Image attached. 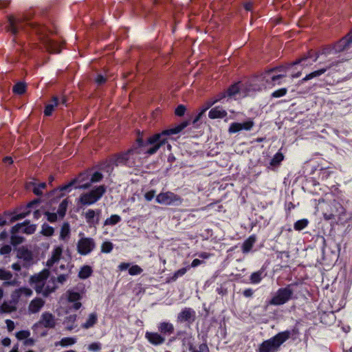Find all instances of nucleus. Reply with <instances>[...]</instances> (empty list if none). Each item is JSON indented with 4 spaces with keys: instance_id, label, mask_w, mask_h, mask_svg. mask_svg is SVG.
<instances>
[{
    "instance_id": "1",
    "label": "nucleus",
    "mask_w": 352,
    "mask_h": 352,
    "mask_svg": "<svg viewBox=\"0 0 352 352\" xmlns=\"http://www.w3.org/2000/svg\"><path fill=\"white\" fill-rule=\"evenodd\" d=\"M352 43V32L340 39L333 45H327L315 52L310 50L307 55L292 63L289 66L302 64V66H308L319 60V65L321 67L302 79V82L309 80L324 74L329 70H336L338 64L341 62L334 60L331 56L349 49Z\"/></svg>"
},
{
    "instance_id": "2",
    "label": "nucleus",
    "mask_w": 352,
    "mask_h": 352,
    "mask_svg": "<svg viewBox=\"0 0 352 352\" xmlns=\"http://www.w3.org/2000/svg\"><path fill=\"white\" fill-rule=\"evenodd\" d=\"M186 126V124L182 123L175 128L164 130L161 133H155L149 137L146 142H143V145L145 146L148 157L155 154L163 144H166L169 135L179 133Z\"/></svg>"
},
{
    "instance_id": "3",
    "label": "nucleus",
    "mask_w": 352,
    "mask_h": 352,
    "mask_svg": "<svg viewBox=\"0 0 352 352\" xmlns=\"http://www.w3.org/2000/svg\"><path fill=\"white\" fill-rule=\"evenodd\" d=\"M298 334V329L296 328L279 332L274 337L263 342L259 346L258 352H276L285 342L289 338L295 340Z\"/></svg>"
},
{
    "instance_id": "4",
    "label": "nucleus",
    "mask_w": 352,
    "mask_h": 352,
    "mask_svg": "<svg viewBox=\"0 0 352 352\" xmlns=\"http://www.w3.org/2000/svg\"><path fill=\"white\" fill-rule=\"evenodd\" d=\"M141 161L140 156L137 155L133 151V148H131L126 152L113 155L110 160V163L115 166L126 165L129 167H133L136 166L137 164L141 163Z\"/></svg>"
},
{
    "instance_id": "5",
    "label": "nucleus",
    "mask_w": 352,
    "mask_h": 352,
    "mask_svg": "<svg viewBox=\"0 0 352 352\" xmlns=\"http://www.w3.org/2000/svg\"><path fill=\"white\" fill-rule=\"evenodd\" d=\"M293 284L279 288L269 302V304L274 306L283 305L290 300L294 298Z\"/></svg>"
},
{
    "instance_id": "6",
    "label": "nucleus",
    "mask_w": 352,
    "mask_h": 352,
    "mask_svg": "<svg viewBox=\"0 0 352 352\" xmlns=\"http://www.w3.org/2000/svg\"><path fill=\"white\" fill-rule=\"evenodd\" d=\"M106 187L101 185L91 190L82 193L79 197V202L84 206H89L97 202L105 193Z\"/></svg>"
},
{
    "instance_id": "7",
    "label": "nucleus",
    "mask_w": 352,
    "mask_h": 352,
    "mask_svg": "<svg viewBox=\"0 0 352 352\" xmlns=\"http://www.w3.org/2000/svg\"><path fill=\"white\" fill-rule=\"evenodd\" d=\"M155 201L160 204L166 206H179L182 203V198L170 191L160 192L156 196Z\"/></svg>"
},
{
    "instance_id": "8",
    "label": "nucleus",
    "mask_w": 352,
    "mask_h": 352,
    "mask_svg": "<svg viewBox=\"0 0 352 352\" xmlns=\"http://www.w3.org/2000/svg\"><path fill=\"white\" fill-rule=\"evenodd\" d=\"M96 248V243L92 238L82 237L78 241L77 250L80 255L90 254Z\"/></svg>"
},
{
    "instance_id": "9",
    "label": "nucleus",
    "mask_w": 352,
    "mask_h": 352,
    "mask_svg": "<svg viewBox=\"0 0 352 352\" xmlns=\"http://www.w3.org/2000/svg\"><path fill=\"white\" fill-rule=\"evenodd\" d=\"M49 275V270L45 269L40 273L35 274L34 276H32L31 277V283L37 293L40 294L41 291L43 290V285L48 278Z\"/></svg>"
},
{
    "instance_id": "10",
    "label": "nucleus",
    "mask_w": 352,
    "mask_h": 352,
    "mask_svg": "<svg viewBox=\"0 0 352 352\" xmlns=\"http://www.w3.org/2000/svg\"><path fill=\"white\" fill-rule=\"evenodd\" d=\"M254 125V122L252 119H249L243 123L232 122L230 125L228 132L230 133H235L242 130L250 131Z\"/></svg>"
},
{
    "instance_id": "11",
    "label": "nucleus",
    "mask_w": 352,
    "mask_h": 352,
    "mask_svg": "<svg viewBox=\"0 0 352 352\" xmlns=\"http://www.w3.org/2000/svg\"><path fill=\"white\" fill-rule=\"evenodd\" d=\"M0 280L4 281V286H15L18 283L16 277L4 267H0Z\"/></svg>"
},
{
    "instance_id": "12",
    "label": "nucleus",
    "mask_w": 352,
    "mask_h": 352,
    "mask_svg": "<svg viewBox=\"0 0 352 352\" xmlns=\"http://www.w3.org/2000/svg\"><path fill=\"white\" fill-rule=\"evenodd\" d=\"M32 295V291L28 287H20L13 291L10 296V301L17 306L19 299L22 296L30 297Z\"/></svg>"
},
{
    "instance_id": "13",
    "label": "nucleus",
    "mask_w": 352,
    "mask_h": 352,
    "mask_svg": "<svg viewBox=\"0 0 352 352\" xmlns=\"http://www.w3.org/2000/svg\"><path fill=\"white\" fill-rule=\"evenodd\" d=\"M36 226L34 224H30L28 221L22 223H17L12 228V232H22L27 234H32L36 231Z\"/></svg>"
},
{
    "instance_id": "14",
    "label": "nucleus",
    "mask_w": 352,
    "mask_h": 352,
    "mask_svg": "<svg viewBox=\"0 0 352 352\" xmlns=\"http://www.w3.org/2000/svg\"><path fill=\"white\" fill-rule=\"evenodd\" d=\"M67 301L73 303L72 308L74 310L79 309L82 304L80 300L82 299V294L74 290H68L66 293Z\"/></svg>"
},
{
    "instance_id": "15",
    "label": "nucleus",
    "mask_w": 352,
    "mask_h": 352,
    "mask_svg": "<svg viewBox=\"0 0 352 352\" xmlns=\"http://www.w3.org/2000/svg\"><path fill=\"white\" fill-rule=\"evenodd\" d=\"M63 251V248L61 245L55 246L46 261V266L52 267L54 264L58 263L62 258Z\"/></svg>"
},
{
    "instance_id": "16",
    "label": "nucleus",
    "mask_w": 352,
    "mask_h": 352,
    "mask_svg": "<svg viewBox=\"0 0 352 352\" xmlns=\"http://www.w3.org/2000/svg\"><path fill=\"white\" fill-rule=\"evenodd\" d=\"M345 214L344 208L338 202L333 201L332 204L331 212L324 213L323 217L325 220L334 219L336 216H341Z\"/></svg>"
},
{
    "instance_id": "17",
    "label": "nucleus",
    "mask_w": 352,
    "mask_h": 352,
    "mask_svg": "<svg viewBox=\"0 0 352 352\" xmlns=\"http://www.w3.org/2000/svg\"><path fill=\"white\" fill-rule=\"evenodd\" d=\"M195 319V311L189 307H186L177 316V321L180 322L192 323Z\"/></svg>"
},
{
    "instance_id": "18",
    "label": "nucleus",
    "mask_w": 352,
    "mask_h": 352,
    "mask_svg": "<svg viewBox=\"0 0 352 352\" xmlns=\"http://www.w3.org/2000/svg\"><path fill=\"white\" fill-rule=\"evenodd\" d=\"M38 324L45 328H54L56 325L55 316L50 312H44L41 316Z\"/></svg>"
},
{
    "instance_id": "19",
    "label": "nucleus",
    "mask_w": 352,
    "mask_h": 352,
    "mask_svg": "<svg viewBox=\"0 0 352 352\" xmlns=\"http://www.w3.org/2000/svg\"><path fill=\"white\" fill-rule=\"evenodd\" d=\"M145 338L153 345L158 346L164 343L165 337L157 332L146 331L145 333Z\"/></svg>"
},
{
    "instance_id": "20",
    "label": "nucleus",
    "mask_w": 352,
    "mask_h": 352,
    "mask_svg": "<svg viewBox=\"0 0 352 352\" xmlns=\"http://www.w3.org/2000/svg\"><path fill=\"white\" fill-rule=\"evenodd\" d=\"M41 39L45 49L49 52L54 54H58L60 52L61 49L59 43L45 36H43Z\"/></svg>"
},
{
    "instance_id": "21",
    "label": "nucleus",
    "mask_w": 352,
    "mask_h": 352,
    "mask_svg": "<svg viewBox=\"0 0 352 352\" xmlns=\"http://www.w3.org/2000/svg\"><path fill=\"white\" fill-rule=\"evenodd\" d=\"M8 30L13 34H17L19 30L23 29V23L21 19H16L14 16H10L8 19Z\"/></svg>"
},
{
    "instance_id": "22",
    "label": "nucleus",
    "mask_w": 352,
    "mask_h": 352,
    "mask_svg": "<svg viewBox=\"0 0 352 352\" xmlns=\"http://www.w3.org/2000/svg\"><path fill=\"white\" fill-rule=\"evenodd\" d=\"M157 329L160 333L164 337L165 336L171 335L175 330L173 324L169 322H160L157 325Z\"/></svg>"
},
{
    "instance_id": "23",
    "label": "nucleus",
    "mask_w": 352,
    "mask_h": 352,
    "mask_svg": "<svg viewBox=\"0 0 352 352\" xmlns=\"http://www.w3.org/2000/svg\"><path fill=\"white\" fill-rule=\"evenodd\" d=\"M45 304V301L40 298H36L33 299L29 306H28V311L30 314H36L38 313L41 308L43 307Z\"/></svg>"
},
{
    "instance_id": "24",
    "label": "nucleus",
    "mask_w": 352,
    "mask_h": 352,
    "mask_svg": "<svg viewBox=\"0 0 352 352\" xmlns=\"http://www.w3.org/2000/svg\"><path fill=\"white\" fill-rule=\"evenodd\" d=\"M56 289V280L54 278H52L48 281H45L43 285V290L41 291L40 294H42L44 296H47L51 293L54 292Z\"/></svg>"
},
{
    "instance_id": "25",
    "label": "nucleus",
    "mask_w": 352,
    "mask_h": 352,
    "mask_svg": "<svg viewBox=\"0 0 352 352\" xmlns=\"http://www.w3.org/2000/svg\"><path fill=\"white\" fill-rule=\"evenodd\" d=\"M16 309L17 306L10 300L0 303V314H10L15 311Z\"/></svg>"
},
{
    "instance_id": "26",
    "label": "nucleus",
    "mask_w": 352,
    "mask_h": 352,
    "mask_svg": "<svg viewBox=\"0 0 352 352\" xmlns=\"http://www.w3.org/2000/svg\"><path fill=\"white\" fill-rule=\"evenodd\" d=\"M133 151L136 153L137 155L140 156V158L144 159L148 157L147 153H146L145 146L143 145V141L141 138H138L137 140L136 144L133 146Z\"/></svg>"
},
{
    "instance_id": "27",
    "label": "nucleus",
    "mask_w": 352,
    "mask_h": 352,
    "mask_svg": "<svg viewBox=\"0 0 352 352\" xmlns=\"http://www.w3.org/2000/svg\"><path fill=\"white\" fill-rule=\"evenodd\" d=\"M85 219L86 222L90 226H95L96 225L99 223V218L98 217H96V214L95 210L92 209H89L85 214Z\"/></svg>"
},
{
    "instance_id": "28",
    "label": "nucleus",
    "mask_w": 352,
    "mask_h": 352,
    "mask_svg": "<svg viewBox=\"0 0 352 352\" xmlns=\"http://www.w3.org/2000/svg\"><path fill=\"white\" fill-rule=\"evenodd\" d=\"M226 116L227 112L219 107L212 108L208 113V116L211 119L223 118Z\"/></svg>"
},
{
    "instance_id": "29",
    "label": "nucleus",
    "mask_w": 352,
    "mask_h": 352,
    "mask_svg": "<svg viewBox=\"0 0 352 352\" xmlns=\"http://www.w3.org/2000/svg\"><path fill=\"white\" fill-rule=\"evenodd\" d=\"M240 87H241L240 82L235 83V84L232 85L218 99L221 100V98H225L226 96H229V97H235L236 95L239 92Z\"/></svg>"
},
{
    "instance_id": "30",
    "label": "nucleus",
    "mask_w": 352,
    "mask_h": 352,
    "mask_svg": "<svg viewBox=\"0 0 352 352\" xmlns=\"http://www.w3.org/2000/svg\"><path fill=\"white\" fill-rule=\"evenodd\" d=\"M183 337L182 339V345L185 347H188L190 351L194 349V338L190 333H182Z\"/></svg>"
},
{
    "instance_id": "31",
    "label": "nucleus",
    "mask_w": 352,
    "mask_h": 352,
    "mask_svg": "<svg viewBox=\"0 0 352 352\" xmlns=\"http://www.w3.org/2000/svg\"><path fill=\"white\" fill-rule=\"evenodd\" d=\"M256 236L254 235L250 236L242 245L243 253H248L252 248L256 242Z\"/></svg>"
},
{
    "instance_id": "32",
    "label": "nucleus",
    "mask_w": 352,
    "mask_h": 352,
    "mask_svg": "<svg viewBox=\"0 0 352 352\" xmlns=\"http://www.w3.org/2000/svg\"><path fill=\"white\" fill-rule=\"evenodd\" d=\"M60 104L59 99L54 96L52 98L50 103L47 104L45 106V109L44 110V114L46 116H50L52 115L54 109L55 107H57Z\"/></svg>"
},
{
    "instance_id": "33",
    "label": "nucleus",
    "mask_w": 352,
    "mask_h": 352,
    "mask_svg": "<svg viewBox=\"0 0 352 352\" xmlns=\"http://www.w3.org/2000/svg\"><path fill=\"white\" fill-rule=\"evenodd\" d=\"M98 321V315L96 313H91L89 315L87 320L83 324H82L81 327L83 329H88L92 327L95 324H96Z\"/></svg>"
},
{
    "instance_id": "34",
    "label": "nucleus",
    "mask_w": 352,
    "mask_h": 352,
    "mask_svg": "<svg viewBox=\"0 0 352 352\" xmlns=\"http://www.w3.org/2000/svg\"><path fill=\"white\" fill-rule=\"evenodd\" d=\"M32 186L33 192L36 195H41L43 194V190L45 188L46 184L45 182L36 184L35 183L30 182L28 184L27 188H30Z\"/></svg>"
},
{
    "instance_id": "35",
    "label": "nucleus",
    "mask_w": 352,
    "mask_h": 352,
    "mask_svg": "<svg viewBox=\"0 0 352 352\" xmlns=\"http://www.w3.org/2000/svg\"><path fill=\"white\" fill-rule=\"evenodd\" d=\"M70 235V226L67 222H65L60 229V239L65 241L69 239Z\"/></svg>"
},
{
    "instance_id": "36",
    "label": "nucleus",
    "mask_w": 352,
    "mask_h": 352,
    "mask_svg": "<svg viewBox=\"0 0 352 352\" xmlns=\"http://www.w3.org/2000/svg\"><path fill=\"white\" fill-rule=\"evenodd\" d=\"M92 272L93 270L90 266L84 265L80 268V270L78 273V276L81 279H86L91 275Z\"/></svg>"
},
{
    "instance_id": "37",
    "label": "nucleus",
    "mask_w": 352,
    "mask_h": 352,
    "mask_svg": "<svg viewBox=\"0 0 352 352\" xmlns=\"http://www.w3.org/2000/svg\"><path fill=\"white\" fill-rule=\"evenodd\" d=\"M263 277V271L258 270L257 272H253L250 277V283L252 284H258L259 283Z\"/></svg>"
},
{
    "instance_id": "38",
    "label": "nucleus",
    "mask_w": 352,
    "mask_h": 352,
    "mask_svg": "<svg viewBox=\"0 0 352 352\" xmlns=\"http://www.w3.org/2000/svg\"><path fill=\"white\" fill-rule=\"evenodd\" d=\"M77 340L76 338L72 337H65L62 338L58 343L56 344V346L58 344L60 345L61 346L65 347L68 346H72L76 342Z\"/></svg>"
},
{
    "instance_id": "39",
    "label": "nucleus",
    "mask_w": 352,
    "mask_h": 352,
    "mask_svg": "<svg viewBox=\"0 0 352 352\" xmlns=\"http://www.w3.org/2000/svg\"><path fill=\"white\" fill-rule=\"evenodd\" d=\"M68 200L67 199L62 201V202L59 204L57 214L60 218H63L65 215L67 208L68 206Z\"/></svg>"
},
{
    "instance_id": "40",
    "label": "nucleus",
    "mask_w": 352,
    "mask_h": 352,
    "mask_svg": "<svg viewBox=\"0 0 352 352\" xmlns=\"http://www.w3.org/2000/svg\"><path fill=\"white\" fill-rule=\"evenodd\" d=\"M121 221V217L118 214H112L109 218H107L104 223V226H115Z\"/></svg>"
},
{
    "instance_id": "41",
    "label": "nucleus",
    "mask_w": 352,
    "mask_h": 352,
    "mask_svg": "<svg viewBox=\"0 0 352 352\" xmlns=\"http://www.w3.org/2000/svg\"><path fill=\"white\" fill-rule=\"evenodd\" d=\"M284 160V155L280 152L276 153L270 162V166H279L280 162Z\"/></svg>"
},
{
    "instance_id": "42",
    "label": "nucleus",
    "mask_w": 352,
    "mask_h": 352,
    "mask_svg": "<svg viewBox=\"0 0 352 352\" xmlns=\"http://www.w3.org/2000/svg\"><path fill=\"white\" fill-rule=\"evenodd\" d=\"M54 228L47 223H44L42 226L41 234L46 236H51L54 234Z\"/></svg>"
},
{
    "instance_id": "43",
    "label": "nucleus",
    "mask_w": 352,
    "mask_h": 352,
    "mask_svg": "<svg viewBox=\"0 0 352 352\" xmlns=\"http://www.w3.org/2000/svg\"><path fill=\"white\" fill-rule=\"evenodd\" d=\"M308 220L306 219H302L300 220H298L294 225V230L297 231H300L305 228L308 225Z\"/></svg>"
},
{
    "instance_id": "44",
    "label": "nucleus",
    "mask_w": 352,
    "mask_h": 352,
    "mask_svg": "<svg viewBox=\"0 0 352 352\" xmlns=\"http://www.w3.org/2000/svg\"><path fill=\"white\" fill-rule=\"evenodd\" d=\"M189 268H190V267H182V268L177 270L176 272H175L173 276L170 278L169 281H173V282L175 281L179 277L184 276L188 270H189Z\"/></svg>"
},
{
    "instance_id": "45",
    "label": "nucleus",
    "mask_w": 352,
    "mask_h": 352,
    "mask_svg": "<svg viewBox=\"0 0 352 352\" xmlns=\"http://www.w3.org/2000/svg\"><path fill=\"white\" fill-rule=\"evenodd\" d=\"M26 85L23 82H18L13 87V92L21 95L25 92Z\"/></svg>"
},
{
    "instance_id": "46",
    "label": "nucleus",
    "mask_w": 352,
    "mask_h": 352,
    "mask_svg": "<svg viewBox=\"0 0 352 352\" xmlns=\"http://www.w3.org/2000/svg\"><path fill=\"white\" fill-rule=\"evenodd\" d=\"M76 314L69 315V316L65 318L64 322H65V324H67V328L69 330H72L74 328L73 324H74V322L76 321Z\"/></svg>"
},
{
    "instance_id": "47",
    "label": "nucleus",
    "mask_w": 352,
    "mask_h": 352,
    "mask_svg": "<svg viewBox=\"0 0 352 352\" xmlns=\"http://www.w3.org/2000/svg\"><path fill=\"white\" fill-rule=\"evenodd\" d=\"M18 232H12L11 230V243L14 245H19L23 241V238L22 236H18L16 234Z\"/></svg>"
},
{
    "instance_id": "48",
    "label": "nucleus",
    "mask_w": 352,
    "mask_h": 352,
    "mask_svg": "<svg viewBox=\"0 0 352 352\" xmlns=\"http://www.w3.org/2000/svg\"><path fill=\"white\" fill-rule=\"evenodd\" d=\"M143 272V270L138 265H133L129 269V274L131 276L139 275Z\"/></svg>"
},
{
    "instance_id": "49",
    "label": "nucleus",
    "mask_w": 352,
    "mask_h": 352,
    "mask_svg": "<svg viewBox=\"0 0 352 352\" xmlns=\"http://www.w3.org/2000/svg\"><path fill=\"white\" fill-rule=\"evenodd\" d=\"M113 248V243L110 241H105L101 245V252L103 253H109Z\"/></svg>"
},
{
    "instance_id": "50",
    "label": "nucleus",
    "mask_w": 352,
    "mask_h": 352,
    "mask_svg": "<svg viewBox=\"0 0 352 352\" xmlns=\"http://www.w3.org/2000/svg\"><path fill=\"white\" fill-rule=\"evenodd\" d=\"M219 100H220V99H216L214 100L208 102L206 106L197 115L195 122L199 120L201 118V116L206 112V111L208 110L212 105H213L215 102H217Z\"/></svg>"
},
{
    "instance_id": "51",
    "label": "nucleus",
    "mask_w": 352,
    "mask_h": 352,
    "mask_svg": "<svg viewBox=\"0 0 352 352\" xmlns=\"http://www.w3.org/2000/svg\"><path fill=\"white\" fill-rule=\"evenodd\" d=\"M30 336V332L28 330H21L16 333V338L19 340H26Z\"/></svg>"
},
{
    "instance_id": "52",
    "label": "nucleus",
    "mask_w": 352,
    "mask_h": 352,
    "mask_svg": "<svg viewBox=\"0 0 352 352\" xmlns=\"http://www.w3.org/2000/svg\"><path fill=\"white\" fill-rule=\"evenodd\" d=\"M87 349L90 351L98 352L102 349V344L99 342H94L89 344Z\"/></svg>"
},
{
    "instance_id": "53",
    "label": "nucleus",
    "mask_w": 352,
    "mask_h": 352,
    "mask_svg": "<svg viewBox=\"0 0 352 352\" xmlns=\"http://www.w3.org/2000/svg\"><path fill=\"white\" fill-rule=\"evenodd\" d=\"M19 254H20L19 258H23L25 261H30L32 258V254L28 250L19 252Z\"/></svg>"
},
{
    "instance_id": "54",
    "label": "nucleus",
    "mask_w": 352,
    "mask_h": 352,
    "mask_svg": "<svg viewBox=\"0 0 352 352\" xmlns=\"http://www.w3.org/2000/svg\"><path fill=\"white\" fill-rule=\"evenodd\" d=\"M287 92V89L286 88H281L280 89H278L275 91H274L272 94V97L273 98H280L282 96H284Z\"/></svg>"
},
{
    "instance_id": "55",
    "label": "nucleus",
    "mask_w": 352,
    "mask_h": 352,
    "mask_svg": "<svg viewBox=\"0 0 352 352\" xmlns=\"http://www.w3.org/2000/svg\"><path fill=\"white\" fill-rule=\"evenodd\" d=\"M45 214L47 217V221H49L50 222L54 223L57 221L58 215L57 213L46 212Z\"/></svg>"
},
{
    "instance_id": "56",
    "label": "nucleus",
    "mask_w": 352,
    "mask_h": 352,
    "mask_svg": "<svg viewBox=\"0 0 352 352\" xmlns=\"http://www.w3.org/2000/svg\"><path fill=\"white\" fill-rule=\"evenodd\" d=\"M12 250V248L10 245H3L0 248V254L3 256H8Z\"/></svg>"
},
{
    "instance_id": "57",
    "label": "nucleus",
    "mask_w": 352,
    "mask_h": 352,
    "mask_svg": "<svg viewBox=\"0 0 352 352\" xmlns=\"http://www.w3.org/2000/svg\"><path fill=\"white\" fill-rule=\"evenodd\" d=\"M77 179H74L69 182L67 184L63 185L60 187V191H70L72 187L76 183Z\"/></svg>"
},
{
    "instance_id": "58",
    "label": "nucleus",
    "mask_w": 352,
    "mask_h": 352,
    "mask_svg": "<svg viewBox=\"0 0 352 352\" xmlns=\"http://www.w3.org/2000/svg\"><path fill=\"white\" fill-rule=\"evenodd\" d=\"M30 212V211H28L26 212H21L19 214H14L11 217L10 221L12 222H14V221L22 219L25 218L27 215H28Z\"/></svg>"
},
{
    "instance_id": "59",
    "label": "nucleus",
    "mask_w": 352,
    "mask_h": 352,
    "mask_svg": "<svg viewBox=\"0 0 352 352\" xmlns=\"http://www.w3.org/2000/svg\"><path fill=\"white\" fill-rule=\"evenodd\" d=\"M102 179V175L100 172H95L91 177V182H98Z\"/></svg>"
},
{
    "instance_id": "60",
    "label": "nucleus",
    "mask_w": 352,
    "mask_h": 352,
    "mask_svg": "<svg viewBox=\"0 0 352 352\" xmlns=\"http://www.w3.org/2000/svg\"><path fill=\"white\" fill-rule=\"evenodd\" d=\"M186 111V108L184 105H179L175 109V114L178 116H182Z\"/></svg>"
},
{
    "instance_id": "61",
    "label": "nucleus",
    "mask_w": 352,
    "mask_h": 352,
    "mask_svg": "<svg viewBox=\"0 0 352 352\" xmlns=\"http://www.w3.org/2000/svg\"><path fill=\"white\" fill-rule=\"evenodd\" d=\"M287 68H288V67H285V66H280V67H274V68L269 70L267 72L266 75L269 76L271 72H276V71L279 72H285Z\"/></svg>"
},
{
    "instance_id": "62",
    "label": "nucleus",
    "mask_w": 352,
    "mask_h": 352,
    "mask_svg": "<svg viewBox=\"0 0 352 352\" xmlns=\"http://www.w3.org/2000/svg\"><path fill=\"white\" fill-rule=\"evenodd\" d=\"M6 324L8 331L11 332L14 329V322L12 320L7 319L6 320Z\"/></svg>"
},
{
    "instance_id": "63",
    "label": "nucleus",
    "mask_w": 352,
    "mask_h": 352,
    "mask_svg": "<svg viewBox=\"0 0 352 352\" xmlns=\"http://www.w3.org/2000/svg\"><path fill=\"white\" fill-rule=\"evenodd\" d=\"M155 190H150L145 193L144 197L147 201H151L155 197Z\"/></svg>"
},
{
    "instance_id": "64",
    "label": "nucleus",
    "mask_w": 352,
    "mask_h": 352,
    "mask_svg": "<svg viewBox=\"0 0 352 352\" xmlns=\"http://www.w3.org/2000/svg\"><path fill=\"white\" fill-rule=\"evenodd\" d=\"M68 278V274H60L58 276L56 280L59 283H64Z\"/></svg>"
}]
</instances>
